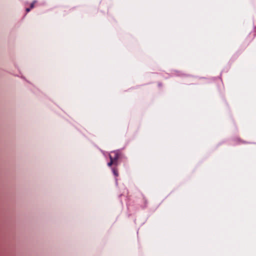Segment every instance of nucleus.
<instances>
[{
	"label": "nucleus",
	"mask_w": 256,
	"mask_h": 256,
	"mask_svg": "<svg viewBox=\"0 0 256 256\" xmlns=\"http://www.w3.org/2000/svg\"><path fill=\"white\" fill-rule=\"evenodd\" d=\"M34 4H35V2H32L30 4V8L31 9H32V8L34 7Z\"/></svg>",
	"instance_id": "39448f33"
},
{
	"label": "nucleus",
	"mask_w": 256,
	"mask_h": 256,
	"mask_svg": "<svg viewBox=\"0 0 256 256\" xmlns=\"http://www.w3.org/2000/svg\"><path fill=\"white\" fill-rule=\"evenodd\" d=\"M112 171L113 172L114 174L116 176H118V170L116 167L112 168Z\"/></svg>",
	"instance_id": "f03ea898"
},
{
	"label": "nucleus",
	"mask_w": 256,
	"mask_h": 256,
	"mask_svg": "<svg viewBox=\"0 0 256 256\" xmlns=\"http://www.w3.org/2000/svg\"><path fill=\"white\" fill-rule=\"evenodd\" d=\"M112 161L113 162V165H114L116 166H118V160H114Z\"/></svg>",
	"instance_id": "7ed1b4c3"
},
{
	"label": "nucleus",
	"mask_w": 256,
	"mask_h": 256,
	"mask_svg": "<svg viewBox=\"0 0 256 256\" xmlns=\"http://www.w3.org/2000/svg\"><path fill=\"white\" fill-rule=\"evenodd\" d=\"M112 165H113V162L112 160H110V162L108 163V166H111Z\"/></svg>",
	"instance_id": "20e7f679"
},
{
	"label": "nucleus",
	"mask_w": 256,
	"mask_h": 256,
	"mask_svg": "<svg viewBox=\"0 0 256 256\" xmlns=\"http://www.w3.org/2000/svg\"><path fill=\"white\" fill-rule=\"evenodd\" d=\"M31 8H26V12H29Z\"/></svg>",
	"instance_id": "423d86ee"
},
{
	"label": "nucleus",
	"mask_w": 256,
	"mask_h": 256,
	"mask_svg": "<svg viewBox=\"0 0 256 256\" xmlns=\"http://www.w3.org/2000/svg\"><path fill=\"white\" fill-rule=\"evenodd\" d=\"M120 153L118 151H114L112 152H111V153L109 155V157L110 158V160H118L120 156Z\"/></svg>",
	"instance_id": "f257e3e1"
}]
</instances>
